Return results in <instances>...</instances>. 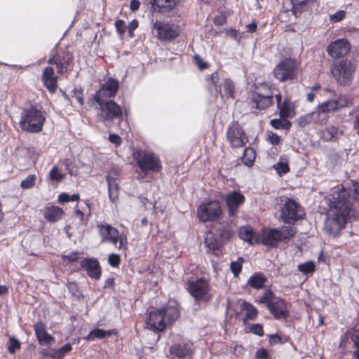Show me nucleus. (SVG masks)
Instances as JSON below:
<instances>
[{
  "mask_svg": "<svg viewBox=\"0 0 359 359\" xmlns=\"http://www.w3.org/2000/svg\"><path fill=\"white\" fill-rule=\"evenodd\" d=\"M316 114L317 113L316 111H313L311 114H307L306 115L302 116L297 119V123L300 127H305L306 126L310 124L313 121L314 116L316 115Z\"/></svg>",
  "mask_w": 359,
  "mask_h": 359,
  "instance_id": "nucleus-40",
  "label": "nucleus"
},
{
  "mask_svg": "<svg viewBox=\"0 0 359 359\" xmlns=\"http://www.w3.org/2000/svg\"><path fill=\"white\" fill-rule=\"evenodd\" d=\"M337 104V109L348 107L351 104V100L346 95H341L338 100H334Z\"/></svg>",
  "mask_w": 359,
  "mask_h": 359,
  "instance_id": "nucleus-49",
  "label": "nucleus"
},
{
  "mask_svg": "<svg viewBox=\"0 0 359 359\" xmlns=\"http://www.w3.org/2000/svg\"><path fill=\"white\" fill-rule=\"evenodd\" d=\"M298 270L304 273L308 274L313 273L315 270V263L313 262H306L303 264H299L297 266Z\"/></svg>",
  "mask_w": 359,
  "mask_h": 359,
  "instance_id": "nucleus-42",
  "label": "nucleus"
},
{
  "mask_svg": "<svg viewBox=\"0 0 359 359\" xmlns=\"http://www.w3.org/2000/svg\"><path fill=\"white\" fill-rule=\"evenodd\" d=\"M10 344L8 346V350L9 353H13L17 349L20 348V342L15 339H10L9 340Z\"/></svg>",
  "mask_w": 359,
  "mask_h": 359,
  "instance_id": "nucleus-52",
  "label": "nucleus"
},
{
  "mask_svg": "<svg viewBox=\"0 0 359 359\" xmlns=\"http://www.w3.org/2000/svg\"><path fill=\"white\" fill-rule=\"evenodd\" d=\"M177 306L170 305L165 308L151 311L146 319L147 327L154 332L163 331L166 324L175 322L179 317Z\"/></svg>",
  "mask_w": 359,
  "mask_h": 359,
  "instance_id": "nucleus-2",
  "label": "nucleus"
},
{
  "mask_svg": "<svg viewBox=\"0 0 359 359\" xmlns=\"http://www.w3.org/2000/svg\"><path fill=\"white\" fill-rule=\"evenodd\" d=\"M273 168L276 170L278 175H282L286 174L290 171V168L287 161H279L274 164Z\"/></svg>",
  "mask_w": 359,
  "mask_h": 359,
  "instance_id": "nucleus-44",
  "label": "nucleus"
},
{
  "mask_svg": "<svg viewBox=\"0 0 359 359\" xmlns=\"http://www.w3.org/2000/svg\"><path fill=\"white\" fill-rule=\"evenodd\" d=\"M178 0H154V4L161 8L171 10L177 4Z\"/></svg>",
  "mask_w": 359,
  "mask_h": 359,
  "instance_id": "nucleus-39",
  "label": "nucleus"
},
{
  "mask_svg": "<svg viewBox=\"0 0 359 359\" xmlns=\"http://www.w3.org/2000/svg\"><path fill=\"white\" fill-rule=\"evenodd\" d=\"M345 189L336 190L326 198L329 208L325 221L324 230L332 237H337L345 227L346 217L352 210V204Z\"/></svg>",
  "mask_w": 359,
  "mask_h": 359,
  "instance_id": "nucleus-1",
  "label": "nucleus"
},
{
  "mask_svg": "<svg viewBox=\"0 0 359 359\" xmlns=\"http://www.w3.org/2000/svg\"><path fill=\"white\" fill-rule=\"evenodd\" d=\"M266 89V92L255 91L252 94L251 102L252 107L264 110L269 107L273 104V93L271 89Z\"/></svg>",
  "mask_w": 359,
  "mask_h": 359,
  "instance_id": "nucleus-15",
  "label": "nucleus"
},
{
  "mask_svg": "<svg viewBox=\"0 0 359 359\" xmlns=\"http://www.w3.org/2000/svg\"><path fill=\"white\" fill-rule=\"evenodd\" d=\"M257 27V23L255 22H252V23L248 24L245 26V30L249 33H254L256 32Z\"/></svg>",
  "mask_w": 359,
  "mask_h": 359,
  "instance_id": "nucleus-63",
  "label": "nucleus"
},
{
  "mask_svg": "<svg viewBox=\"0 0 359 359\" xmlns=\"http://www.w3.org/2000/svg\"><path fill=\"white\" fill-rule=\"evenodd\" d=\"M279 109L280 117L283 118H292L294 116L293 109L285 100L280 107H277Z\"/></svg>",
  "mask_w": 359,
  "mask_h": 359,
  "instance_id": "nucleus-32",
  "label": "nucleus"
},
{
  "mask_svg": "<svg viewBox=\"0 0 359 359\" xmlns=\"http://www.w3.org/2000/svg\"><path fill=\"white\" fill-rule=\"evenodd\" d=\"M227 34L233 38V39L236 40L237 41H240L241 37L239 36V32L236 29H230L227 32Z\"/></svg>",
  "mask_w": 359,
  "mask_h": 359,
  "instance_id": "nucleus-61",
  "label": "nucleus"
},
{
  "mask_svg": "<svg viewBox=\"0 0 359 359\" xmlns=\"http://www.w3.org/2000/svg\"><path fill=\"white\" fill-rule=\"evenodd\" d=\"M239 237L250 243H252L253 238V229L250 226H242L238 231Z\"/></svg>",
  "mask_w": 359,
  "mask_h": 359,
  "instance_id": "nucleus-35",
  "label": "nucleus"
},
{
  "mask_svg": "<svg viewBox=\"0 0 359 359\" xmlns=\"http://www.w3.org/2000/svg\"><path fill=\"white\" fill-rule=\"evenodd\" d=\"M116 30L119 33H123L125 32V23L123 20H118L115 22Z\"/></svg>",
  "mask_w": 359,
  "mask_h": 359,
  "instance_id": "nucleus-60",
  "label": "nucleus"
},
{
  "mask_svg": "<svg viewBox=\"0 0 359 359\" xmlns=\"http://www.w3.org/2000/svg\"><path fill=\"white\" fill-rule=\"evenodd\" d=\"M194 61L201 70H203L208 67V64L203 62V59L198 55L194 56Z\"/></svg>",
  "mask_w": 359,
  "mask_h": 359,
  "instance_id": "nucleus-55",
  "label": "nucleus"
},
{
  "mask_svg": "<svg viewBox=\"0 0 359 359\" xmlns=\"http://www.w3.org/2000/svg\"><path fill=\"white\" fill-rule=\"evenodd\" d=\"M153 28L157 31V36L160 40H172L178 35L177 27L173 25L156 20L153 23Z\"/></svg>",
  "mask_w": 359,
  "mask_h": 359,
  "instance_id": "nucleus-18",
  "label": "nucleus"
},
{
  "mask_svg": "<svg viewBox=\"0 0 359 359\" xmlns=\"http://www.w3.org/2000/svg\"><path fill=\"white\" fill-rule=\"evenodd\" d=\"M251 331L254 334H257L259 336H263L264 335V332H263L262 326L259 325V324H254V325H252V326L251 327Z\"/></svg>",
  "mask_w": 359,
  "mask_h": 359,
  "instance_id": "nucleus-57",
  "label": "nucleus"
},
{
  "mask_svg": "<svg viewBox=\"0 0 359 359\" xmlns=\"http://www.w3.org/2000/svg\"><path fill=\"white\" fill-rule=\"evenodd\" d=\"M170 354L179 359H186L192 354V344L184 341L172 345L170 348Z\"/></svg>",
  "mask_w": 359,
  "mask_h": 359,
  "instance_id": "nucleus-21",
  "label": "nucleus"
},
{
  "mask_svg": "<svg viewBox=\"0 0 359 359\" xmlns=\"http://www.w3.org/2000/svg\"><path fill=\"white\" fill-rule=\"evenodd\" d=\"M78 255L79 252L77 251H74L69 255H63L62 257L64 260L67 259L69 262H76L78 260Z\"/></svg>",
  "mask_w": 359,
  "mask_h": 359,
  "instance_id": "nucleus-56",
  "label": "nucleus"
},
{
  "mask_svg": "<svg viewBox=\"0 0 359 359\" xmlns=\"http://www.w3.org/2000/svg\"><path fill=\"white\" fill-rule=\"evenodd\" d=\"M244 259L243 257H238L236 261H233L230 264L231 270L235 277H238L241 269Z\"/></svg>",
  "mask_w": 359,
  "mask_h": 359,
  "instance_id": "nucleus-43",
  "label": "nucleus"
},
{
  "mask_svg": "<svg viewBox=\"0 0 359 359\" xmlns=\"http://www.w3.org/2000/svg\"><path fill=\"white\" fill-rule=\"evenodd\" d=\"M42 80L44 86L50 93L55 91L57 87V79L54 75V68L53 67H47L44 69L42 74Z\"/></svg>",
  "mask_w": 359,
  "mask_h": 359,
  "instance_id": "nucleus-23",
  "label": "nucleus"
},
{
  "mask_svg": "<svg viewBox=\"0 0 359 359\" xmlns=\"http://www.w3.org/2000/svg\"><path fill=\"white\" fill-rule=\"evenodd\" d=\"M113 334L111 330H104L102 329H95L91 330L88 336L85 337L86 340L92 341L95 339H103L106 336H111Z\"/></svg>",
  "mask_w": 359,
  "mask_h": 359,
  "instance_id": "nucleus-31",
  "label": "nucleus"
},
{
  "mask_svg": "<svg viewBox=\"0 0 359 359\" xmlns=\"http://www.w3.org/2000/svg\"><path fill=\"white\" fill-rule=\"evenodd\" d=\"M341 132L336 127L331 126L323 131V138L326 141L334 140Z\"/></svg>",
  "mask_w": 359,
  "mask_h": 359,
  "instance_id": "nucleus-33",
  "label": "nucleus"
},
{
  "mask_svg": "<svg viewBox=\"0 0 359 359\" xmlns=\"http://www.w3.org/2000/svg\"><path fill=\"white\" fill-rule=\"evenodd\" d=\"M36 177L35 175H29L21 182L20 187L22 189H29L34 186Z\"/></svg>",
  "mask_w": 359,
  "mask_h": 359,
  "instance_id": "nucleus-46",
  "label": "nucleus"
},
{
  "mask_svg": "<svg viewBox=\"0 0 359 359\" xmlns=\"http://www.w3.org/2000/svg\"><path fill=\"white\" fill-rule=\"evenodd\" d=\"M304 215V209L297 202L291 198H286L282 206L280 215L285 223H294L302 219Z\"/></svg>",
  "mask_w": 359,
  "mask_h": 359,
  "instance_id": "nucleus-8",
  "label": "nucleus"
},
{
  "mask_svg": "<svg viewBox=\"0 0 359 359\" xmlns=\"http://www.w3.org/2000/svg\"><path fill=\"white\" fill-rule=\"evenodd\" d=\"M109 140L116 145H119L121 143V137L116 134H110L109 136Z\"/></svg>",
  "mask_w": 359,
  "mask_h": 359,
  "instance_id": "nucleus-59",
  "label": "nucleus"
},
{
  "mask_svg": "<svg viewBox=\"0 0 359 359\" xmlns=\"http://www.w3.org/2000/svg\"><path fill=\"white\" fill-rule=\"evenodd\" d=\"M243 309L245 311V318L248 320H255L257 316V310L250 303L243 302L242 304Z\"/></svg>",
  "mask_w": 359,
  "mask_h": 359,
  "instance_id": "nucleus-34",
  "label": "nucleus"
},
{
  "mask_svg": "<svg viewBox=\"0 0 359 359\" xmlns=\"http://www.w3.org/2000/svg\"><path fill=\"white\" fill-rule=\"evenodd\" d=\"M222 212L221 205L218 201L203 203L197 210L198 217L203 222L218 219Z\"/></svg>",
  "mask_w": 359,
  "mask_h": 359,
  "instance_id": "nucleus-10",
  "label": "nucleus"
},
{
  "mask_svg": "<svg viewBox=\"0 0 359 359\" xmlns=\"http://www.w3.org/2000/svg\"><path fill=\"white\" fill-rule=\"evenodd\" d=\"M108 184V193L110 201L116 203L118 198V187L115 179L109 175L107 177Z\"/></svg>",
  "mask_w": 359,
  "mask_h": 359,
  "instance_id": "nucleus-28",
  "label": "nucleus"
},
{
  "mask_svg": "<svg viewBox=\"0 0 359 359\" xmlns=\"http://www.w3.org/2000/svg\"><path fill=\"white\" fill-rule=\"evenodd\" d=\"M296 233L294 228L283 226L280 230L269 229L264 230L261 236L262 243L266 246L275 247L280 241L288 243L290 238Z\"/></svg>",
  "mask_w": 359,
  "mask_h": 359,
  "instance_id": "nucleus-3",
  "label": "nucleus"
},
{
  "mask_svg": "<svg viewBox=\"0 0 359 359\" xmlns=\"http://www.w3.org/2000/svg\"><path fill=\"white\" fill-rule=\"evenodd\" d=\"M140 3L137 0H132L130 1V8L132 11H136L140 7Z\"/></svg>",
  "mask_w": 359,
  "mask_h": 359,
  "instance_id": "nucleus-64",
  "label": "nucleus"
},
{
  "mask_svg": "<svg viewBox=\"0 0 359 359\" xmlns=\"http://www.w3.org/2000/svg\"><path fill=\"white\" fill-rule=\"evenodd\" d=\"M267 140L273 145H277L280 142V137L277 134L273 132L267 133Z\"/></svg>",
  "mask_w": 359,
  "mask_h": 359,
  "instance_id": "nucleus-51",
  "label": "nucleus"
},
{
  "mask_svg": "<svg viewBox=\"0 0 359 359\" xmlns=\"http://www.w3.org/2000/svg\"><path fill=\"white\" fill-rule=\"evenodd\" d=\"M226 205L228 208V213L230 217H234L240 206L245 201V196L238 191H233L225 195L224 197Z\"/></svg>",
  "mask_w": 359,
  "mask_h": 359,
  "instance_id": "nucleus-16",
  "label": "nucleus"
},
{
  "mask_svg": "<svg viewBox=\"0 0 359 359\" xmlns=\"http://www.w3.org/2000/svg\"><path fill=\"white\" fill-rule=\"evenodd\" d=\"M266 278L261 273L253 274L248 280V284L255 289H261L264 287Z\"/></svg>",
  "mask_w": 359,
  "mask_h": 359,
  "instance_id": "nucleus-30",
  "label": "nucleus"
},
{
  "mask_svg": "<svg viewBox=\"0 0 359 359\" xmlns=\"http://www.w3.org/2000/svg\"><path fill=\"white\" fill-rule=\"evenodd\" d=\"M268 356L267 351L264 348L257 350L255 355L256 359H266Z\"/></svg>",
  "mask_w": 359,
  "mask_h": 359,
  "instance_id": "nucleus-58",
  "label": "nucleus"
},
{
  "mask_svg": "<svg viewBox=\"0 0 359 359\" xmlns=\"http://www.w3.org/2000/svg\"><path fill=\"white\" fill-rule=\"evenodd\" d=\"M186 288L196 302H207L211 298L209 283L205 278L189 280Z\"/></svg>",
  "mask_w": 359,
  "mask_h": 359,
  "instance_id": "nucleus-7",
  "label": "nucleus"
},
{
  "mask_svg": "<svg viewBox=\"0 0 359 359\" xmlns=\"http://www.w3.org/2000/svg\"><path fill=\"white\" fill-rule=\"evenodd\" d=\"M334 110H337V104L334 100L324 102L318 106V111L323 113L330 112Z\"/></svg>",
  "mask_w": 359,
  "mask_h": 359,
  "instance_id": "nucleus-38",
  "label": "nucleus"
},
{
  "mask_svg": "<svg viewBox=\"0 0 359 359\" xmlns=\"http://www.w3.org/2000/svg\"><path fill=\"white\" fill-rule=\"evenodd\" d=\"M275 297L273 292L270 290H266L264 292L262 297L259 299V303L266 304L269 306V302H271Z\"/></svg>",
  "mask_w": 359,
  "mask_h": 359,
  "instance_id": "nucleus-47",
  "label": "nucleus"
},
{
  "mask_svg": "<svg viewBox=\"0 0 359 359\" xmlns=\"http://www.w3.org/2000/svg\"><path fill=\"white\" fill-rule=\"evenodd\" d=\"M356 69V64L348 60H342L334 65L331 69L332 76L344 86L349 85Z\"/></svg>",
  "mask_w": 359,
  "mask_h": 359,
  "instance_id": "nucleus-5",
  "label": "nucleus"
},
{
  "mask_svg": "<svg viewBox=\"0 0 359 359\" xmlns=\"http://www.w3.org/2000/svg\"><path fill=\"white\" fill-rule=\"evenodd\" d=\"M213 232L222 243L228 240L231 236L229 225L224 223L217 222L213 227Z\"/></svg>",
  "mask_w": 359,
  "mask_h": 359,
  "instance_id": "nucleus-27",
  "label": "nucleus"
},
{
  "mask_svg": "<svg viewBox=\"0 0 359 359\" xmlns=\"http://www.w3.org/2000/svg\"><path fill=\"white\" fill-rule=\"evenodd\" d=\"M80 198V196L79 194H72L69 195L65 193H62L59 195L58 196V201L61 203H67L69 201H77Z\"/></svg>",
  "mask_w": 359,
  "mask_h": 359,
  "instance_id": "nucleus-45",
  "label": "nucleus"
},
{
  "mask_svg": "<svg viewBox=\"0 0 359 359\" xmlns=\"http://www.w3.org/2000/svg\"><path fill=\"white\" fill-rule=\"evenodd\" d=\"M205 243L210 250H217L222 245V241L215 234L213 231L207 233L205 238Z\"/></svg>",
  "mask_w": 359,
  "mask_h": 359,
  "instance_id": "nucleus-29",
  "label": "nucleus"
},
{
  "mask_svg": "<svg viewBox=\"0 0 359 359\" xmlns=\"http://www.w3.org/2000/svg\"><path fill=\"white\" fill-rule=\"evenodd\" d=\"M219 81L218 74L217 72L212 73L208 78V81L209 85L212 84L215 86V90L216 93H219L222 97H226L227 98L233 97L234 93V85L232 81L229 79H226L222 83L223 86V93H222V88L217 86V82Z\"/></svg>",
  "mask_w": 359,
  "mask_h": 359,
  "instance_id": "nucleus-17",
  "label": "nucleus"
},
{
  "mask_svg": "<svg viewBox=\"0 0 359 359\" xmlns=\"http://www.w3.org/2000/svg\"><path fill=\"white\" fill-rule=\"evenodd\" d=\"M64 176L57 167H53L49 172V177L52 181L60 182L63 179Z\"/></svg>",
  "mask_w": 359,
  "mask_h": 359,
  "instance_id": "nucleus-48",
  "label": "nucleus"
},
{
  "mask_svg": "<svg viewBox=\"0 0 359 359\" xmlns=\"http://www.w3.org/2000/svg\"><path fill=\"white\" fill-rule=\"evenodd\" d=\"M288 306L285 300L276 297L269 302L268 309L276 319H285L289 315Z\"/></svg>",
  "mask_w": 359,
  "mask_h": 359,
  "instance_id": "nucleus-20",
  "label": "nucleus"
},
{
  "mask_svg": "<svg viewBox=\"0 0 359 359\" xmlns=\"http://www.w3.org/2000/svg\"><path fill=\"white\" fill-rule=\"evenodd\" d=\"M44 121L45 118L39 110L31 109L26 111L21 119L22 128L30 132H39Z\"/></svg>",
  "mask_w": 359,
  "mask_h": 359,
  "instance_id": "nucleus-9",
  "label": "nucleus"
},
{
  "mask_svg": "<svg viewBox=\"0 0 359 359\" xmlns=\"http://www.w3.org/2000/svg\"><path fill=\"white\" fill-rule=\"evenodd\" d=\"M98 104L100 106L99 116L106 126L114 121H120L123 119L122 109L115 102L109 100Z\"/></svg>",
  "mask_w": 359,
  "mask_h": 359,
  "instance_id": "nucleus-6",
  "label": "nucleus"
},
{
  "mask_svg": "<svg viewBox=\"0 0 359 359\" xmlns=\"http://www.w3.org/2000/svg\"><path fill=\"white\" fill-rule=\"evenodd\" d=\"M351 50L349 42L344 39H337L329 44L327 53L333 58H339L346 55Z\"/></svg>",
  "mask_w": 359,
  "mask_h": 359,
  "instance_id": "nucleus-19",
  "label": "nucleus"
},
{
  "mask_svg": "<svg viewBox=\"0 0 359 359\" xmlns=\"http://www.w3.org/2000/svg\"><path fill=\"white\" fill-rule=\"evenodd\" d=\"M292 11L297 16L298 15L311 9L316 2V0H291Z\"/></svg>",
  "mask_w": 359,
  "mask_h": 359,
  "instance_id": "nucleus-25",
  "label": "nucleus"
},
{
  "mask_svg": "<svg viewBox=\"0 0 359 359\" xmlns=\"http://www.w3.org/2000/svg\"><path fill=\"white\" fill-rule=\"evenodd\" d=\"M64 214L62 208L57 206H50L46 208L44 217L50 222H55L60 219Z\"/></svg>",
  "mask_w": 359,
  "mask_h": 359,
  "instance_id": "nucleus-26",
  "label": "nucleus"
},
{
  "mask_svg": "<svg viewBox=\"0 0 359 359\" xmlns=\"http://www.w3.org/2000/svg\"><path fill=\"white\" fill-rule=\"evenodd\" d=\"M271 126L275 129H285L288 130L291 127V122L286 118H274L270 121Z\"/></svg>",
  "mask_w": 359,
  "mask_h": 359,
  "instance_id": "nucleus-36",
  "label": "nucleus"
},
{
  "mask_svg": "<svg viewBox=\"0 0 359 359\" xmlns=\"http://www.w3.org/2000/svg\"><path fill=\"white\" fill-rule=\"evenodd\" d=\"M227 139L232 147H243L248 141L243 129L237 122L232 123L227 130Z\"/></svg>",
  "mask_w": 359,
  "mask_h": 359,
  "instance_id": "nucleus-14",
  "label": "nucleus"
},
{
  "mask_svg": "<svg viewBox=\"0 0 359 359\" xmlns=\"http://www.w3.org/2000/svg\"><path fill=\"white\" fill-rule=\"evenodd\" d=\"M255 159V151L252 147H247L244 149L243 161L248 165L251 166Z\"/></svg>",
  "mask_w": 359,
  "mask_h": 359,
  "instance_id": "nucleus-37",
  "label": "nucleus"
},
{
  "mask_svg": "<svg viewBox=\"0 0 359 359\" xmlns=\"http://www.w3.org/2000/svg\"><path fill=\"white\" fill-rule=\"evenodd\" d=\"M298 69L299 65L295 60L285 58L276 65L273 74L280 82H292L297 77Z\"/></svg>",
  "mask_w": 359,
  "mask_h": 359,
  "instance_id": "nucleus-4",
  "label": "nucleus"
},
{
  "mask_svg": "<svg viewBox=\"0 0 359 359\" xmlns=\"http://www.w3.org/2000/svg\"><path fill=\"white\" fill-rule=\"evenodd\" d=\"M118 87L119 82L114 79L109 78L96 92L94 99L97 103L108 102V99L116 94Z\"/></svg>",
  "mask_w": 359,
  "mask_h": 359,
  "instance_id": "nucleus-13",
  "label": "nucleus"
},
{
  "mask_svg": "<svg viewBox=\"0 0 359 359\" xmlns=\"http://www.w3.org/2000/svg\"><path fill=\"white\" fill-rule=\"evenodd\" d=\"M319 88V86H314L311 91V92H309L307 94H306V99L309 102H311L314 100V98H315V93H314V90H317Z\"/></svg>",
  "mask_w": 359,
  "mask_h": 359,
  "instance_id": "nucleus-62",
  "label": "nucleus"
},
{
  "mask_svg": "<svg viewBox=\"0 0 359 359\" xmlns=\"http://www.w3.org/2000/svg\"><path fill=\"white\" fill-rule=\"evenodd\" d=\"M72 98H74L80 105H83L84 99L82 90L74 88L72 90Z\"/></svg>",
  "mask_w": 359,
  "mask_h": 359,
  "instance_id": "nucleus-50",
  "label": "nucleus"
},
{
  "mask_svg": "<svg viewBox=\"0 0 359 359\" xmlns=\"http://www.w3.org/2000/svg\"><path fill=\"white\" fill-rule=\"evenodd\" d=\"M81 266L90 278L95 280L100 278L101 267L97 259L93 258L83 259L81 262Z\"/></svg>",
  "mask_w": 359,
  "mask_h": 359,
  "instance_id": "nucleus-22",
  "label": "nucleus"
},
{
  "mask_svg": "<svg viewBox=\"0 0 359 359\" xmlns=\"http://www.w3.org/2000/svg\"><path fill=\"white\" fill-rule=\"evenodd\" d=\"M48 63L50 65H55V68H56L58 74H62L64 69L67 68V65L66 64L65 65L64 62L61 60V59L56 55H55L52 58L49 59Z\"/></svg>",
  "mask_w": 359,
  "mask_h": 359,
  "instance_id": "nucleus-41",
  "label": "nucleus"
},
{
  "mask_svg": "<svg viewBox=\"0 0 359 359\" xmlns=\"http://www.w3.org/2000/svg\"><path fill=\"white\" fill-rule=\"evenodd\" d=\"M135 158L142 172H146L147 170L157 172L161 169L160 160L154 154H148L144 151H138L135 154Z\"/></svg>",
  "mask_w": 359,
  "mask_h": 359,
  "instance_id": "nucleus-11",
  "label": "nucleus"
},
{
  "mask_svg": "<svg viewBox=\"0 0 359 359\" xmlns=\"http://www.w3.org/2000/svg\"><path fill=\"white\" fill-rule=\"evenodd\" d=\"M34 328L41 345H49L54 341V338L47 332L46 325L42 322L36 323Z\"/></svg>",
  "mask_w": 359,
  "mask_h": 359,
  "instance_id": "nucleus-24",
  "label": "nucleus"
},
{
  "mask_svg": "<svg viewBox=\"0 0 359 359\" xmlns=\"http://www.w3.org/2000/svg\"><path fill=\"white\" fill-rule=\"evenodd\" d=\"M97 229L101 236V243H111L118 248L123 246V240L118 230L109 224H97Z\"/></svg>",
  "mask_w": 359,
  "mask_h": 359,
  "instance_id": "nucleus-12",
  "label": "nucleus"
},
{
  "mask_svg": "<svg viewBox=\"0 0 359 359\" xmlns=\"http://www.w3.org/2000/svg\"><path fill=\"white\" fill-rule=\"evenodd\" d=\"M108 262L111 266H118L120 263V257L117 254L112 253L109 255Z\"/></svg>",
  "mask_w": 359,
  "mask_h": 359,
  "instance_id": "nucleus-53",
  "label": "nucleus"
},
{
  "mask_svg": "<svg viewBox=\"0 0 359 359\" xmlns=\"http://www.w3.org/2000/svg\"><path fill=\"white\" fill-rule=\"evenodd\" d=\"M345 14V11H339L335 14L330 15V20L332 22H339L344 18Z\"/></svg>",
  "mask_w": 359,
  "mask_h": 359,
  "instance_id": "nucleus-54",
  "label": "nucleus"
}]
</instances>
